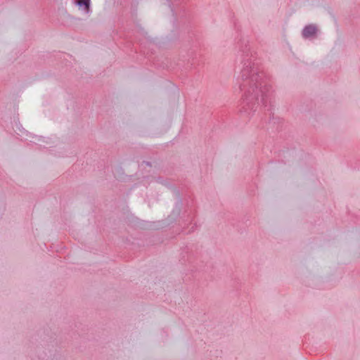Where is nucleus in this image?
Returning a JSON list of instances; mask_svg holds the SVG:
<instances>
[{
  "instance_id": "nucleus-1",
  "label": "nucleus",
  "mask_w": 360,
  "mask_h": 360,
  "mask_svg": "<svg viewBox=\"0 0 360 360\" xmlns=\"http://www.w3.org/2000/svg\"><path fill=\"white\" fill-rule=\"evenodd\" d=\"M238 56L242 68L238 79L242 99L239 105V113L242 118L250 120L255 112L263 106L268 114L269 122L273 89L266 74L247 38L241 37L237 42Z\"/></svg>"
},
{
  "instance_id": "nucleus-2",
  "label": "nucleus",
  "mask_w": 360,
  "mask_h": 360,
  "mask_svg": "<svg viewBox=\"0 0 360 360\" xmlns=\"http://www.w3.org/2000/svg\"><path fill=\"white\" fill-rule=\"evenodd\" d=\"M169 2V6L174 16V20H178L185 15V7L181 5L179 0H167Z\"/></svg>"
},
{
  "instance_id": "nucleus-3",
  "label": "nucleus",
  "mask_w": 360,
  "mask_h": 360,
  "mask_svg": "<svg viewBox=\"0 0 360 360\" xmlns=\"http://www.w3.org/2000/svg\"><path fill=\"white\" fill-rule=\"evenodd\" d=\"M317 31V27L315 25L310 24L303 28L302 36L304 39H309L316 36Z\"/></svg>"
},
{
  "instance_id": "nucleus-4",
  "label": "nucleus",
  "mask_w": 360,
  "mask_h": 360,
  "mask_svg": "<svg viewBox=\"0 0 360 360\" xmlns=\"http://www.w3.org/2000/svg\"><path fill=\"white\" fill-rule=\"evenodd\" d=\"M76 4L82 8L83 7L84 11L89 13L90 11V0H80L76 2Z\"/></svg>"
},
{
  "instance_id": "nucleus-5",
  "label": "nucleus",
  "mask_w": 360,
  "mask_h": 360,
  "mask_svg": "<svg viewBox=\"0 0 360 360\" xmlns=\"http://www.w3.org/2000/svg\"><path fill=\"white\" fill-rule=\"evenodd\" d=\"M182 200L179 198L177 200V201L175 203L174 208L172 211V215H179L181 213V207H182Z\"/></svg>"
},
{
  "instance_id": "nucleus-6",
  "label": "nucleus",
  "mask_w": 360,
  "mask_h": 360,
  "mask_svg": "<svg viewBox=\"0 0 360 360\" xmlns=\"http://www.w3.org/2000/svg\"><path fill=\"white\" fill-rule=\"evenodd\" d=\"M186 216L187 217V219L184 220L192 224L195 217L194 212L192 210H191L190 211H185L183 217L185 218Z\"/></svg>"
},
{
  "instance_id": "nucleus-7",
  "label": "nucleus",
  "mask_w": 360,
  "mask_h": 360,
  "mask_svg": "<svg viewBox=\"0 0 360 360\" xmlns=\"http://www.w3.org/2000/svg\"><path fill=\"white\" fill-rule=\"evenodd\" d=\"M15 127L20 131H21V127L22 126L20 124H18V123H15Z\"/></svg>"
},
{
  "instance_id": "nucleus-8",
  "label": "nucleus",
  "mask_w": 360,
  "mask_h": 360,
  "mask_svg": "<svg viewBox=\"0 0 360 360\" xmlns=\"http://www.w3.org/2000/svg\"><path fill=\"white\" fill-rule=\"evenodd\" d=\"M195 224L192 225L191 229L188 231L189 232L193 231L195 229Z\"/></svg>"
},
{
  "instance_id": "nucleus-9",
  "label": "nucleus",
  "mask_w": 360,
  "mask_h": 360,
  "mask_svg": "<svg viewBox=\"0 0 360 360\" xmlns=\"http://www.w3.org/2000/svg\"><path fill=\"white\" fill-rule=\"evenodd\" d=\"M146 165H148V166H150V162H146Z\"/></svg>"
},
{
  "instance_id": "nucleus-10",
  "label": "nucleus",
  "mask_w": 360,
  "mask_h": 360,
  "mask_svg": "<svg viewBox=\"0 0 360 360\" xmlns=\"http://www.w3.org/2000/svg\"><path fill=\"white\" fill-rule=\"evenodd\" d=\"M158 181L162 183V181H160V179H158Z\"/></svg>"
}]
</instances>
